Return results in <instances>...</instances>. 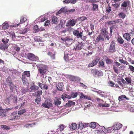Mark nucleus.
<instances>
[{
	"label": "nucleus",
	"mask_w": 134,
	"mask_h": 134,
	"mask_svg": "<svg viewBox=\"0 0 134 134\" xmlns=\"http://www.w3.org/2000/svg\"><path fill=\"white\" fill-rule=\"evenodd\" d=\"M125 99L127 100H129V99L126 97V96L125 95H122L119 96L118 100L120 101H122L124 100Z\"/></svg>",
	"instance_id": "obj_20"
},
{
	"label": "nucleus",
	"mask_w": 134,
	"mask_h": 134,
	"mask_svg": "<svg viewBox=\"0 0 134 134\" xmlns=\"http://www.w3.org/2000/svg\"><path fill=\"white\" fill-rule=\"evenodd\" d=\"M9 26L8 24L6 21L3 23L2 25L0 26V29L5 30L7 29Z\"/></svg>",
	"instance_id": "obj_15"
},
{
	"label": "nucleus",
	"mask_w": 134,
	"mask_h": 134,
	"mask_svg": "<svg viewBox=\"0 0 134 134\" xmlns=\"http://www.w3.org/2000/svg\"><path fill=\"white\" fill-rule=\"evenodd\" d=\"M121 0H113L112 1H114V3L112 4V6L116 8H118L120 6V1Z\"/></svg>",
	"instance_id": "obj_11"
},
{
	"label": "nucleus",
	"mask_w": 134,
	"mask_h": 134,
	"mask_svg": "<svg viewBox=\"0 0 134 134\" xmlns=\"http://www.w3.org/2000/svg\"><path fill=\"white\" fill-rule=\"evenodd\" d=\"M101 34L103 35L104 36L105 35L108 34V32L106 31L105 28L102 29L101 30Z\"/></svg>",
	"instance_id": "obj_34"
},
{
	"label": "nucleus",
	"mask_w": 134,
	"mask_h": 134,
	"mask_svg": "<svg viewBox=\"0 0 134 134\" xmlns=\"http://www.w3.org/2000/svg\"><path fill=\"white\" fill-rule=\"evenodd\" d=\"M26 111V110L25 109H23L18 111L19 115H21L24 113Z\"/></svg>",
	"instance_id": "obj_48"
},
{
	"label": "nucleus",
	"mask_w": 134,
	"mask_h": 134,
	"mask_svg": "<svg viewBox=\"0 0 134 134\" xmlns=\"http://www.w3.org/2000/svg\"><path fill=\"white\" fill-rule=\"evenodd\" d=\"M115 42L114 41H112L110 44L109 48V52L111 53H114L116 51Z\"/></svg>",
	"instance_id": "obj_6"
},
{
	"label": "nucleus",
	"mask_w": 134,
	"mask_h": 134,
	"mask_svg": "<svg viewBox=\"0 0 134 134\" xmlns=\"http://www.w3.org/2000/svg\"><path fill=\"white\" fill-rule=\"evenodd\" d=\"M75 105V103L74 102L71 101L69 100L68 102L66 104V106L67 107H69L72 105Z\"/></svg>",
	"instance_id": "obj_22"
},
{
	"label": "nucleus",
	"mask_w": 134,
	"mask_h": 134,
	"mask_svg": "<svg viewBox=\"0 0 134 134\" xmlns=\"http://www.w3.org/2000/svg\"><path fill=\"white\" fill-rule=\"evenodd\" d=\"M26 17L25 16H22L21 17L20 22V24H22L24 23L27 20Z\"/></svg>",
	"instance_id": "obj_31"
},
{
	"label": "nucleus",
	"mask_w": 134,
	"mask_h": 134,
	"mask_svg": "<svg viewBox=\"0 0 134 134\" xmlns=\"http://www.w3.org/2000/svg\"><path fill=\"white\" fill-rule=\"evenodd\" d=\"M87 45V43L83 44L78 42V44L76 45L75 47V50H80L83 48H84V46H86Z\"/></svg>",
	"instance_id": "obj_7"
},
{
	"label": "nucleus",
	"mask_w": 134,
	"mask_h": 134,
	"mask_svg": "<svg viewBox=\"0 0 134 134\" xmlns=\"http://www.w3.org/2000/svg\"><path fill=\"white\" fill-rule=\"evenodd\" d=\"M52 22L54 23L57 24L58 22V19L56 16H54L52 18Z\"/></svg>",
	"instance_id": "obj_30"
},
{
	"label": "nucleus",
	"mask_w": 134,
	"mask_h": 134,
	"mask_svg": "<svg viewBox=\"0 0 134 134\" xmlns=\"http://www.w3.org/2000/svg\"><path fill=\"white\" fill-rule=\"evenodd\" d=\"M30 88L32 90L36 91L38 90L39 87L35 85L34 84L33 86L31 87Z\"/></svg>",
	"instance_id": "obj_38"
},
{
	"label": "nucleus",
	"mask_w": 134,
	"mask_h": 134,
	"mask_svg": "<svg viewBox=\"0 0 134 134\" xmlns=\"http://www.w3.org/2000/svg\"><path fill=\"white\" fill-rule=\"evenodd\" d=\"M2 128L3 129L6 130H8L10 129V128L6 125H2L1 126Z\"/></svg>",
	"instance_id": "obj_52"
},
{
	"label": "nucleus",
	"mask_w": 134,
	"mask_h": 134,
	"mask_svg": "<svg viewBox=\"0 0 134 134\" xmlns=\"http://www.w3.org/2000/svg\"><path fill=\"white\" fill-rule=\"evenodd\" d=\"M47 105L49 107H51L52 106V102L49 99H47L45 101Z\"/></svg>",
	"instance_id": "obj_35"
},
{
	"label": "nucleus",
	"mask_w": 134,
	"mask_h": 134,
	"mask_svg": "<svg viewBox=\"0 0 134 134\" xmlns=\"http://www.w3.org/2000/svg\"><path fill=\"white\" fill-rule=\"evenodd\" d=\"M17 114V111L14 112L12 113L10 116L11 120L18 119L19 116L18 115H16Z\"/></svg>",
	"instance_id": "obj_12"
},
{
	"label": "nucleus",
	"mask_w": 134,
	"mask_h": 134,
	"mask_svg": "<svg viewBox=\"0 0 134 134\" xmlns=\"http://www.w3.org/2000/svg\"><path fill=\"white\" fill-rule=\"evenodd\" d=\"M100 127L99 128L101 129L97 130V134H105L104 131V130L105 129V127L102 126H100Z\"/></svg>",
	"instance_id": "obj_14"
},
{
	"label": "nucleus",
	"mask_w": 134,
	"mask_h": 134,
	"mask_svg": "<svg viewBox=\"0 0 134 134\" xmlns=\"http://www.w3.org/2000/svg\"><path fill=\"white\" fill-rule=\"evenodd\" d=\"M65 127H64L63 125L61 124L59 125V127L57 130L58 131H59L61 132L63 130Z\"/></svg>",
	"instance_id": "obj_47"
},
{
	"label": "nucleus",
	"mask_w": 134,
	"mask_h": 134,
	"mask_svg": "<svg viewBox=\"0 0 134 134\" xmlns=\"http://www.w3.org/2000/svg\"><path fill=\"white\" fill-rule=\"evenodd\" d=\"M29 89L28 87H26L25 88H23L21 91V92L23 93H24L26 92H28L29 91Z\"/></svg>",
	"instance_id": "obj_43"
},
{
	"label": "nucleus",
	"mask_w": 134,
	"mask_h": 134,
	"mask_svg": "<svg viewBox=\"0 0 134 134\" xmlns=\"http://www.w3.org/2000/svg\"><path fill=\"white\" fill-rule=\"evenodd\" d=\"M77 92L72 93L71 94V97L73 98H75L77 96Z\"/></svg>",
	"instance_id": "obj_62"
},
{
	"label": "nucleus",
	"mask_w": 134,
	"mask_h": 134,
	"mask_svg": "<svg viewBox=\"0 0 134 134\" xmlns=\"http://www.w3.org/2000/svg\"><path fill=\"white\" fill-rule=\"evenodd\" d=\"M79 126L78 127L79 129H82L84 127V125L82 123H80L78 125Z\"/></svg>",
	"instance_id": "obj_61"
},
{
	"label": "nucleus",
	"mask_w": 134,
	"mask_h": 134,
	"mask_svg": "<svg viewBox=\"0 0 134 134\" xmlns=\"http://www.w3.org/2000/svg\"><path fill=\"white\" fill-rule=\"evenodd\" d=\"M119 61L122 64H126V65L128 64V63L127 61L124 60L122 58L120 59Z\"/></svg>",
	"instance_id": "obj_44"
},
{
	"label": "nucleus",
	"mask_w": 134,
	"mask_h": 134,
	"mask_svg": "<svg viewBox=\"0 0 134 134\" xmlns=\"http://www.w3.org/2000/svg\"><path fill=\"white\" fill-rule=\"evenodd\" d=\"M77 125L75 123L72 124L70 127V129L75 130L77 128Z\"/></svg>",
	"instance_id": "obj_37"
},
{
	"label": "nucleus",
	"mask_w": 134,
	"mask_h": 134,
	"mask_svg": "<svg viewBox=\"0 0 134 134\" xmlns=\"http://www.w3.org/2000/svg\"><path fill=\"white\" fill-rule=\"evenodd\" d=\"M47 54L51 57V58L53 59H55V53L54 52H49L47 53Z\"/></svg>",
	"instance_id": "obj_24"
},
{
	"label": "nucleus",
	"mask_w": 134,
	"mask_h": 134,
	"mask_svg": "<svg viewBox=\"0 0 134 134\" xmlns=\"http://www.w3.org/2000/svg\"><path fill=\"white\" fill-rule=\"evenodd\" d=\"M68 31V30L67 29H65L63 30H62L60 31V33L61 34V35L62 36H65L66 35L65 34V35L64 34L65 33H66Z\"/></svg>",
	"instance_id": "obj_42"
},
{
	"label": "nucleus",
	"mask_w": 134,
	"mask_h": 134,
	"mask_svg": "<svg viewBox=\"0 0 134 134\" xmlns=\"http://www.w3.org/2000/svg\"><path fill=\"white\" fill-rule=\"evenodd\" d=\"M36 95L38 97H40V96L42 94V90L40 91H38L37 93H35Z\"/></svg>",
	"instance_id": "obj_45"
},
{
	"label": "nucleus",
	"mask_w": 134,
	"mask_h": 134,
	"mask_svg": "<svg viewBox=\"0 0 134 134\" xmlns=\"http://www.w3.org/2000/svg\"><path fill=\"white\" fill-rule=\"evenodd\" d=\"M41 100V97H37V98L35 99V102L37 103V104H38L40 103V102Z\"/></svg>",
	"instance_id": "obj_57"
},
{
	"label": "nucleus",
	"mask_w": 134,
	"mask_h": 134,
	"mask_svg": "<svg viewBox=\"0 0 134 134\" xmlns=\"http://www.w3.org/2000/svg\"><path fill=\"white\" fill-rule=\"evenodd\" d=\"M76 21L75 20L72 19L69 20L66 23V26H73L75 24Z\"/></svg>",
	"instance_id": "obj_8"
},
{
	"label": "nucleus",
	"mask_w": 134,
	"mask_h": 134,
	"mask_svg": "<svg viewBox=\"0 0 134 134\" xmlns=\"http://www.w3.org/2000/svg\"><path fill=\"white\" fill-rule=\"evenodd\" d=\"M38 69V73L44 76L47 74L48 67L47 65L40 64L37 67Z\"/></svg>",
	"instance_id": "obj_1"
},
{
	"label": "nucleus",
	"mask_w": 134,
	"mask_h": 134,
	"mask_svg": "<svg viewBox=\"0 0 134 134\" xmlns=\"http://www.w3.org/2000/svg\"><path fill=\"white\" fill-rule=\"evenodd\" d=\"M84 1L86 2L96 3L98 2L97 0H83Z\"/></svg>",
	"instance_id": "obj_50"
},
{
	"label": "nucleus",
	"mask_w": 134,
	"mask_h": 134,
	"mask_svg": "<svg viewBox=\"0 0 134 134\" xmlns=\"http://www.w3.org/2000/svg\"><path fill=\"white\" fill-rule=\"evenodd\" d=\"M89 126L92 128H95L96 126V123L95 122H91L89 125Z\"/></svg>",
	"instance_id": "obj_39"
},
{
	"label": "nucleus",
	"mask_w": 134,
	"mask_h": 134,
	"mask_svg": "<svg viewBox=\"0 0 134 134\" xmlns=\"http://www.w3.org/2000/svg\"><path fill=\"white\" fill-rule=\"evenodd\" d=\"M8 47V46L5 44H0V49L4 50L7 49Z\"/></svg>",
	"instance_id": "obj_32"
},
{
	"label": "nucleus",
	"mask_w": 134,
	"mask_h": 134,
	"mask_svg": "<svg viewBox=\"0 0 134 134\" xmlns=\"http://www.w3.org/2000/svg\"><path fill=\"white\" fill-rule=\"evenodd\" d=\"M68 77L70 81L74 82H79L81 81V78L78 76L69 75Z\"/></svg>",
	"instance_id": "obj_5"
},
{
	"label": "nucleus",
	"mask_w": 134,
	"mask_h": 134,
	"mask_svg": "<svg viewBox=\"0 0 134 134\" xmlns=\"http://www.w3.org/2000/svg\"><path fill=\"white\" fill-rule=\"evenodd\" d=\"M83 31H80L77 30H75L73 31V34L77 38H80L84 41L86 39L87 37L83 35Z\"/></svg>",
	"instance_id": "obj_2"
},
{
	"label": "nucleus",
	"mask_w": 134,
	"mask_h": 134,
	"mask_svg": "<svg viewBox=\"0 0 134 134\" xmlns=\"http://www.w3.org/2000/svg\"><path fill=\"white\" fill-rule=\"evenodd\" d=\"M72 53H68L67 54H65L64 55V58L66 61L70 60L71 59V56L72 55Z\"/></svg>",
	"instance_id": "obj_16"
},
{
	"label": "nucleus",
	"mask_w": 134,
	"mask_h": 134,
	"mask_svg": "<svg viewBox=\"0 0 134 134\" xmlns=\"http://www.w3.org/2000/svg\"><path fill=\"white\" fill-rule=\"evenodd\" d=\"M87 18V17L83 16L79 18H78L79 20H81L82 21H83L85 20H86Z\"/></svg>",
	"instance_id": "obj_60"
},
{
	"label": "nucleus",
	"mask_w": 134,
	"mask_h": 134,
	"mask_svg": "<svg viewBox=\"0 0 134 134\" xmlns=\"http://www.w3.org/2000/svg\"><path fill=\"white\" fill-rule=\"evenodd\" d=\"M104 40V38L102 37L101 35L100 34L99 36L97 38L96 41V43H98L99 41H103Z\"/></svg>",
	"instance_id": "obj_21"
},
{
	"label": "nucleus",
	"mask_w": 134,
	"mask_h": 134,
	"mask_svg": "<svg viewBox=\"0 0 134 134\" xmlns=\"http://www.w3.org/2000/svg\"><path fill=\"white\" fill-rule=\"evenodd\" d=\"M91 72L93 76H97L98 77L101 76H103V74L102 71L94 69H92L91 70Z\"/></svg>",
	"instance_id": "obj_4"
},
{
	"label": "nucleus",
	"mask_w": 134,
	"mask_h": 134,
	"mask_svg": "<svg viewBox=\"0 0 134 134\" xmlns=\"http://www.w3.org/2000/svg\"><path fill=\"white\" fill-rule=\"evenodd\" d=\"M61 99L59 98H58L56 100H54V104L56 106H58L60 105L61 103V102L60 101Z\"/></svg>",
	"instance_id": "obj_26"
},
{
	"label": "nucleus",
	"mask_w": 134,
	"mask_h": 134,
	"mask_svg": "<svg viewBox=\"0 0 134 134\" xmlns=\"http://www.w3.org/2000/svg\"><path fill=\"white\" fill-rule=\"evenodd\" d=\"M30 71H25L22 73L21 76V77L26 78V77H30Z\"/></svg>",
	"instance_id": "obj_17"
},
{
	"label": "nucleus",
	"mask_w": 134,
	"mask_h": 134,
	"mask_svg": "<svg viewBox=\"0 0 134 134\" xmlns=\"http://www.w3.org/2000/svg\"><path fill=\"white\" fill-rule=\"evenodd\" d=\"M92 48L90 46H88V44H87V45L86 46H84V48H83L85 50L88 49V50H91L92 49Z\"/></svg>",
	"instance_id": "obj_53"
},
{
	"label": "nucleus",
	"mask_w": 134,
	"mask_h": 134,
	"mask_svg": "<svg viewBox=\"0 0 134 134\" xmlns=\"http://www.w3.org/2000/svg\"><path fill=\"white\" fill-rule=\"evenodd\" d=\"M108 84L111 87H114V83L112 81H110L108 82Z\"/></svg>",
	"instance_id": "obj_56"
},
{
	"label": "nucleus",
	"mask_w": 134,
	"mask_h": 134,
	"mask_svg": "<svg viewBox=\"0 0 134 134\" xmlns=\"http://www.w3.org/2000/svg\"><path fill=\"white\" fill-rule=\"evenodd\" d=\"M118 16L122 19H124L126 16V15L123 12H121L119 14Z\"/></svg>",
	"instance_id": "obj_41"
},
{
	"label": "nucleus",
	"mask_w": 134,
	"mask_h": 134,
	"mask_svg": "<svg viewBox=\"0 0 134 134\" xmlns=\"http://www.w3.org/2000/svg\"><path fill=\"white\" fill-rule=\"evenodd\" d=\"M61 97L63 100L66 98H67L69 99H70L71 98V97L70 96L67 95L65 93L63 94L61 96Z\"/></svg>",
	"instance_id": "obj_27"
},
{
	"label": "nucleus",
	"mask_w": 134,
	"mask_h": 134,
	"mask_svg": "<svg viewBox=\"0 0 134 134\" xmlns=\"http://www.w3.org/2000/svg\"><path fill=\"white\" fill-rule=\"evenodd\" d=\"M18 37H21L22 38V39L24 41H25L26 39L27 38H29V37L28 36H17Z\"/></svg>",
	"instance_id": "obj_59"
},
{
	"label": "nucleus",
	"mask_w": 134,
	"mask_h": 134,
	"mask_svg": "<svg viewBox=\"0 0 134 134\" xmlns=\"http://www.w3.org/2000/svg\"><path fill=\"white\" fill-rule=\"evenodd\" d=\"M27 59L32 62L38 61L39 60L38 57L36 56L34 54L30 53H28L27 55Z\"/></svg>",
	"instance_id": "obj_3"
},
{
	"label": "nucleus",
	"mask_w": 134,
	"mask_h": 134,
	"mask_svg": "<svg viewBox=\"0 0 134 134\" xmlns=\"http://www.w3.org/2000/svg\"><path fill=\"white\" fill-rule=\"evenodd\" d=\"M105 40H107L109 41V33L105 35L104 36Z\"/></svg>",
	"instance_id": "obj_64"
},
{
	"label": "nucleus",
	"mask_w": 134,
	"mask_h": 134,
	"mask_svg": "<svg viewBox=\"0 0 134 134\" xmlns=\"http://www.w3.org/2000/svg\"><path fill=\"white\" fill-rule=\"evenodd\" d=\"M99 59L98 58H95L93 60L91 63L89 64L88 66L93 67L94 65H96L99 61Z\"/></svg>",
	"instance_id": "obj_13"
},
{
	"label": "nucleus",
	"mask_w": 134,
	"mask_h": 134,
	"mask_svg": "<svg viewBox=\"0 0 134 134\" xmlns=\"http://www.w3.org/2000/svg\"><path fill=\"white\" fill-rule=\"evenodd\" d=\"M13 83L11 78L8 77L6 79L5 82L4 83V85L5 86L7 85H9Z\"/></svg>",
	"instance_id": "obj_19"
},
{
	"label": "nucleus",
	"mask_w": 134,
	"mask_h": 134,
	"mask_svg": "<svg viewBox=\"0 0 134 134\" xmlns=\"http://www.w3.org/2000/svg\"><path fill=\"white\" fill-rule=\"evenodd\" d=\"M117 41L118 43L120 44H122L124 42V40L120 36H119L117 39Z\"/></svg>",
	"instance_id": "obj_28"
},
{
	"label": "nucleus",
	"mask_w": 134,
	"mask_h": 134,
	"mask_svg": "<svg viewBox=\"0 0 134 134\" xmlns=\"http://www.w3.org/2000/svg\"><path fill=\"white\" fill-rule=\"evenodd\" d=\"M125 79L128 83H131V79L130 77H127L125 78Z\"/></svg>",
	"instance_id": "obj_51"
},
{
	"label": "nucleus",
	"mask_w": 134,
	"mask_h": 134,
	"mask_svg": "<svg viewBox=\"0 0 134 134\" xmlns=\"http://www.w3.org/2000/svg\"><path fill=\"white\" fill-rule=\"evenodd\" d=\"M63 84L62 82H59L56 85V86L58 90L62 91L63 88Z\"/></svg>",
	"instance_id": "obj_18"
},
{
	"label": "nucleus",
	"mask_w": 134,
	"mask_h": 134,
	"mask_svg": "<svg viewBox=\"0 0 134 134\" xmlns=\"http://www.w3.org/2000/svg\"><path fill=\"white\" fill-rule=\"evenodd\" d=\"M23 97H21L19 98V99L18 100V102L17 103L19 104L18 105H21V106H23L25 103V102H23Z\"/></svg>",
	"instance_id": "obj_25"
},
{
	"label": "nucleus",
	"mask_w": 134,
	"mask_h": 134,
	"mask_svg": "<svg viewBox=\"0 0 134 134\" xmlns=\"http://www.w3.org/2000/svg\"><path fill=\"white\" fill-rule=\"evenodd\" d=\"M50 21L49 20H47L45 22L44 25L45 26H48L50 24Z\"/></svg>",
	"instance_id": "obj_63"
},
{
	"label": "nucleus",
	"mask_w": 134,
	"mask_h": 134,
	"mask_svg": "<svg viewBox=\"0 0 134 134\" xmlns=\"http://www.w3.org/2000/svg\"><path fill=\"white\" fill-rule=\"evenodd\" d=\"M124 38L127 41H129L131 39V37L129 34L128 33H125L123 34Z\"/></svg>",
	"instance_id": "obj_23"
},
{
	"label": "nucleus",
	"mask_w": 134,
	"mask_h": 134,
	"mask_svg": "<svg viewBox=\"0 0 134 134\" xmlns=\"http://www.w3.org/2000/svg\"><path fill=\"white\" fill-rule=\"evenodd\" d=\"M130 3V1H125L122 3L121 6L122 7H126Z\"/></svg>",
	"instance_id": "obj_33"
},
{
	"label": "nucleus",
	"mask_w": 134,
	"mask_h": 134,
	"mask_svg": "<svg viewBox=\"0 0 134 134\" xmlns=\"http://www.w3.org/2000/svg\"><path fill=\"white\" fill-rule=\"evenodd\" d=\"M7 112V110L6 109H3L0 111V115L3 117L5 116L6 115Z\"/></svg>",
	"instance_id": "obj_29"
},
{
	"label": "nucleus",
	"mask_w": 134,
	"mask_h": 134,
	"mask_svg": "<svg viewBox=\"0 0 134 134\" xmlns=\"http://www.w3.org/2000/svg\"><path fill=\"white\" fill-rule=\"evenodd\" d=\"M34 29L35 31L36 32H37L40 31L39 29L38 28V25H35L34 28Z\"/></svg>",
	"instance_id": "obj_58"
},
{
	"label": "nucleus",
	"mask_w": 134,
	"mask_h": 134,
	"mask_svg": "<svg viewBox=\"0 0 134 134\" xmlns=\"http://www.w3.org/2000/svg\"><path fill=\"white\" fill-rule=\"evenodd\" d=\"M8 86H9L10 88L11 92H13L14 89V84L12 83L11 84H10V85H9Z\"/></svg>",
	"instance_id": "obj_55"
},
{
	"label": "nucleus",
	"mask_w": 134,
	"mask_h": 134,
	"mask_svg": "<svg viewBox=\"0 0 134 134\" xmlns=\"http://www.w3.org/2000/svg\"><path fill=\"white\" fill-rule=\"evenodd\" d=\"M99 66L103 67L104 66V63L103 59L101 60L99 62Z\"/></svg>",
	"instance_id": "obj_49"
},
{
	"label": "nucleus",
	"mask_w": 134,
	"mask_h": 134,
	"mask_svg": "<svg viewBox=\"0 0 134 134\" xmlns=\"http://www.w3.org/2000/svg\"><path fill=\"white\" fill-rule=\"evenodd\" d=\"M129 69L131 71L134 72V67L132 65H129Z\"/></svg>",
	"instance_id": "obj_54"
},
{
	"label": "nucleus",
	"mask_w": 134,
	"mask_h": 134,
	"mask_svg": "<svg viewBox=\"0 0 134 134\" xmlns=\"http://www.w3.org/2000/svg\"><path fill=\"white\" fill-rule=\"evenodd\" d=\"M21 79L24 85H27L29 84L27 79L26 78L21 77Z\"/></svg>",
	"instance_id": "obj_36"
},
{
	"label": "nucleus",
	"mask_w": 134,
	"mask_h": 134,
	"mask_svg": "<svg viewBox=\"0 0 134 134\" xmlns=\"http://www.w3.org/2000/svg\"><path fill=\"white\" fill-rule=\"evenodd\" d=\"M113 69L114 71V72L115 73H116L117 74H119V72L118 71V68L117 67L116 65H113Z\"/></svg>",
	"instance_id": "obj_46"
},
{
	"label": "nucleus",
	"mask_w": 134,
	"mask_h": 134,
	"mask_svg": "<svg viewBox=\"0 0 134 134\" xmlns=\"http://www.w3.org/2000/svg\"><path fill=\"white\" fill-rule=\"evenodd\" d=\"M105 60L107 64H111L113 62L112 60L109 59L107 57H106V58L105 59Z\"/></svg>",
	"instance_id": "obj_40"
},
{
	"label": "nucleus",
	"mask_w": 134,
	"mask_h": 134,
	"mask_svg": "<svg viewBox=\"0 0 134 134\" xmlns=\"http://www.w3.org/2000/svg\"><path fill=\"white\" fill-rule=\"evenodd\" d=\"M73 42V39L68 36L65 37V43L66 45L69 46H70Z\"/></svg>",
	"instance_id": "obj_10"
},
{
	"label": "nucleus",
	"mask_w": 134,
	"mask_h": 134,
	"mask_svg": "<svg viewBox=\"0 0 134 134\" xmlns=\"http://www.w3.org/2000/svg\"><path fill=\"white\" fill-rule=\"evenodd\" d=\"M122 126V125L118 122H116L114 123L112 126V128L114 130H118L120 129Z\"/></svg>",
	"instance_id": "obj_9"
}]
</instances>
